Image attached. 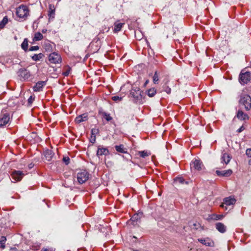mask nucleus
I'll return each mask as SVG.
<instances>
[{
  "label": "nucleus",
  "mask_w": 251,
  "mask_h": 251,
  "mask_svg": "<svg viewBox=\"0 0 251 251\" xmlns=\"http://www.w3.org/2000/svg\"><path fill=\"white\" fill-rule=\"evenodd\" d=\"M16 13L20 19L25 20L29 16V10L26 5L21 4L16 8Z\"/></svg>",
  "instance_id": "f257e3e1"
},
{
  "label": "nucleus",
  "mask_w": 251,
  "mask_h": 251,
  "mask_svg": "<svg viewBox=\"0 0 251 251\" xmlns=\"http://www.w3.org/2000/svg\"><path fill=\"white\" fill-rule=\"evenodd\" d=\"M239 103L244 106L247 111L251 109V97L249 95L242 94L240 95Z\"/></svg>",
  "instance_id": "f03ea898"
},
{
  "label": "nucleus",
  "mask_w": 251,
  "mask_h": 251,
  "mask_svg": "<svg viewBox=\"0 0 251 251\" xmlns=\"http://www.w3.org/2000/svg\"><path fill=\"white\" fill-rule=\"evenodd\" d=\"M251 80V73L242 70L240 73L239 81L242 85L247 84Z\"/></svg>",
  "instance_id": "7ed1b4c3"
},
{
  "label": "nucleus",
  "mask_w": 251,
  "mask_h": 251,
  "mask_svg": "<svg viewBox=\"0 0 251 251\" xmlns=\"http://www.w3.org/2000/svg\"><path fill=\"white\" fill-rule=\"evenodd\" d=\"M142 91H141L139 87H133L130 91V94L134 99L135 101L136 102H140V101H141L142 98Z\"/></svg>",
  "instance_id": "20e7f679"
},
{
  "label": "nucleus",
  "mask_w": 251,
  "mask_h": 251,
  "mask_svg": "<svg viewBox=\"0 0 251 251\" xmlns=\"http://www.w3.org/2000/svg\"><path fill=\"white\" fill-rule=\"evenodd\" d=\"M89 178V174L86 170L79 172L77 174V179L78 183L82 184L86 182Z\"/></svg>",
  "instance_id": "39448f33"
},
{
  "label": "nucleus",
  "mask_w": 251,
  "mask_h": 251,
  "mask_svg": "<svg viewBox=\"0 0 251 251\" xmlns=\"http://www.w3.org/2000/svg\"><path fill=\"white\" fill-rule=\"evenodd\" d=\"M18 76L22 81L28 80L31 76L30 73L25 68H21L19 70Z\"/></svg>",
  "instance_id": "423d86ee"
},
{
  "label": "nucleus",
  "mask_w": 251,
  "mask_h": 251,
  "mask_svg": "<svg viewBox=\"0 0 251 251\" xmlns=\"http://www.w3.org/2000/svg\"><path fill=\"white\" fill-rule=\"evenodd\" d=\"M191 170L194 169L197 171L202 170L204 166L202 162L199 159H195L190 163Z\"/></svg>",
  "instance_id": "0eeeda50"
},
{
  "label": "nucleus",
  "mask_w": 251,
  "mask_h": 251,
  "mask_svg": "<svg viewBox=\"0 0 251 251\" xmlns=\"http://www.w3.org/2000/svg\"><path fill=\"white\" fill-rule=\"evenodd\" d=\"M49 61L51 63H60L62 59L60 55L56 52H52L49 55Z\"/></svg>",
  "instance_id": "6e6552de"
},
{
  "label": "nucleus",
  "mask_w": 251,
  "mask_h": 251,
  "mask_svg": "<svg viewBox=\"0 0 251 251\" xmlns=\"http://www.w3.org/2000/svg\"><path fill=\"white\" fill-rule=\"evenodd\" d=\"M223 201L224 202L221 204L220 206L224 208L225 205H226V206L234 205L235 203L236 200L233 197L230 196L229 197L225 198L223 200Z\"/></svg>",
  "instance_id": "1a4fd4ad"
},
{
  "label": "nucleus",
  "mask_w": 251,
  "mask_h": 251,
  "mask_svg": "<svg viewBox=\"0 0 251 251\" xmlns=\"http://www.w3.org/2000/svg\"><path fill=\"white\" fill-rule=\"evenodd\" d=\"M25 174L21 171H14L11 174V176L13 179L16 181H20L24 177Z\"/></svg>",
  "instance_id": "9d476101"
},
{
  "label": "nucleus",
  "mask_w": 251,
  "mask_h": 251,
  "mask_svg": "<svg viewBox=\"0 0 251 251\" xmlns=\"http://www.w3.org/2000/svg\"><path fill=\"white\" fill-rule=\"evenodd\" d=\"M48 16L49 17V21H53L55 16V8L53 4H50L49 6V10L48 11Z\"/></svg>",
  "instance_id": "9b49d317"
},
{
  "label": "nucleus",
  "mask_w": 251,
  "mask_h": 251,
  "mask_svg": "<svg viewBox=\"0 0 251 251\" xmlns=\"http://www.w3.org/2000/svg\"><path fill=\"white\" fill-rule=\"evenodd\" d=\"M9 114L5 113L0 117V127L5 126L9 121Z\"/></svg>",
  "instance_id": "f8f14e48"
},
{
  "label": "nucleus",
  "mask_w": 251,
  "mask_h": 251,
  "mask_svg": "<svg viewBox=\"0 0 251 251\" xmlns=\"http://www.w3.org/2000/svg\"><path fill=\"white\" fill-rule=\"evenodd\" d=\"M216 174L219 176H229L232 174V171L230 169L220 171L217 170Z\"/></svg>",
  "instance_id": "ddd939ff"
},
{
  "label": "nucleus",
  "mask_w": 251,
  "mask_h": 251,
  "mask_svg": "<svg viewBox=\"0 0 251 251\" xmlns=\"http://www.w3.org/2000/svg\"><path fill=\"white\" fill-rule=\"evenodd\" d=\"M88 119V114L87 113H84L83 114L77 116L75 119V122L76 124H78L83 122L87 121Z\"/></svg>",
  "instance_id": "4468645a"
},
{
  "label": "nucleus",
  "mask_w": 251,
  "mask_h": 251,
  "mask_svg": "<svg viewBox=\"0 0 251 251\" xmlns=\"http://www.w3.org/2000/svg\"><path fill=\"white\" fill-rule=\"evenodd\" d=\"M46 82L44 81H39L36 83L33 87V89L35 92H39L42 90L43 87L46 85Z\"/></svg>",
  "instance_id": "2eb2a0df"
},
{
  "label": "nucleus",
  "mask_w": 251,
  "mask_h": 251,
  "mask_svg": "<svg viewBox=\"0 0 251 251\" xmlns=\"http://www.w3.org/2000/svg\"><path fill=\"white\" fill-rule=\"evenodd\" d=\"M237 118L240 120H246L249 119V116L248 114L245 113L241 110H239L236 114Z\"/></svg>",
  "instance_id": "dca6fc26"
},
{
  "label": "nucleus",
  "mask_w": 251,
  "mask_h": 251,
  "mask_svg": "<svg viewBox=\"0 0 251 251\" xmlns=\"http://www.w3.org/2000/svg\"><path fill=\"white\" fill-rule=\"evenodd\" d=\"M215 227L221 233H225L226 230V226L222 223H217L215 225Z\"/></svg>",
  "instance_id": "f3484780"
},
{
  "label": "nucleus",
  "mask_w": 251,
  "mask_h": 251,
  "mask_svg": "<svg viewBox=\"0 0 251 251\" xmlns=\"http://www.w3.org/2000/svg\"><path fill=\"white\" fill-rule=\"evenodd\" d=\"M109 154V151L106 148H98L97 152V155L98 156L100 157L102 155H106Z\"/></svg>",
  "instance_id": "a211bd4d"
},
{
  "label": "nucleus",
  "mask_w": 251,
  "mask_h": 251,
  "mask_svg": "<svg viewBox=\"0 0 251 251\" xmlns=\"http://www.w3.org/2000/svg\"><path fill=\"white\" fill-rule=\"evenodd\" d=\"M53 155V153L52 151L50 150H47L44 152V156L46 158V159L50 161L52 159V157Z\"/></svg>",
  "instance_id": "6ab92c4d"
},
{
  "label": "nucleus",
  "mask_w": 251,
  "mask_h": 251,
  "mask_svg": "<svg viewBox=\"0 0 251 251\" xmlns=\"http://www.w3.org/2000/svg\"><path fill=\"white\" fill-rule=\"evenodd\" d=\"M221 159L222 162H224L226 165L229 162L231 157L228 153H225L223 154Z\"/></svg>",
  "instance_id": "aec40b11"
},
{
  "label": "nucleus",
  "mask_w": 251,
  "mask_h": 251,
  "mask_svg": "<svg viewBox=\"0 0 251 251\" xmlns=\"http://www.w3.org/2000/svg\"><path fill=\"white\" fill-rule=\"evenodd\" d=\"M198 241L199 242H200L202 244H203L207 246H212V242L208 238H206V239L201 238V239H199Z\"/></svg>",
  "instance_id": "412c9836"
},
{
  "label": "nucleus",
  "mask_w": 251,
  "mask_h": 251,
  "mask_svg": "<svg viewBox=\"0 0 251 251\" xmlns=\"http://www.w3.org/2000/svg\"><path fill=\"white\" fill-rule=\"evenodd\" d=\"M125 24V23H119L117 22L114 24V31L115 32H117L121 30L123 25Z\"/></svg>",
  "instance_id": "4be33fe9"
},
{
  "label": "nucleus",
  "mask_w": 251,
  "mask_h": 251,
  "mask_svg": "<svg viewBox=\"0 0 251 251\" xmlns=\"http://www.w3.org/2000/svg\"><path fill=\"white\" fill-rule=\"evenodd\" d=\"M100 113L107 122L110 121L112 120V118L110 116L109 114H108L105 112H100Z\"/></svg>",
  "instance_id": "5701e85b"
},
{
  "label": "nucleus",
  "mask_w": 251,
  "mask_h": 251,
  "mask_svg": "<svg viewBox=\"0 0 251 251\" xmlns=\"http://www.w3.org/2000/svg\"><path fill=\"white\" fill-rule=\"evenodd\" d=\"M147 93L149 97H152L156 93V90L154 88H151L147 91Z\"/></svg>",
  "instance_id": "b1692460"
},
{
  "label": "nucleus",
  "mask_w": 251,
  "mask_h": 251,
  "mask_svg": "<svg viewBox=\"0 0 251 251\" xmlns=\"http://www.w3.org/2000/svg\"><path fill=\"white\" fill-rule=\"evenodd\" d=\"M174 182L178 184H184L185 182L187 184V182H185V179L181 176L176 177L174 179Z\"/></svg>",
  "instance_id": "393cba45"
},
{
  "label": "nucleus",
  "mask_w": 251,
  "mask_h": 251,
  "mask_svg": "<svg viewBox=\"0 0 251 251\" xmlns=\"http://www.w3.org/2000/svg\"><path fill=\"white\" fill-rule=\"evenodd\" d=\"M116 150L119 152L121 153H126L127 151H126V149L124 148V146L123 145H120L119 146H115Z\"/></svg>",
  "instance_id": "a878e982"
},
{
  "label": "nucleus",
  "mask_w": 251,
  "mask_h": 251,
  "mask_svg": "<svg viewBox=\"0 0 251 251\" xmlns=\"http://www.w3.org/2000/svg\"><path fill=\"white\" fill-rule=\"evenodd\" d=\"M21 48L25 51H26L28 50V40L27 38H25L24 41L22 43Z\"/></svg>",
  "instance_id": "bb28decb"
},
{
  "label": "nucleus",
  "mask_w": 251,
  "mask_h": 251,
  "mask_svg": "<svg viewBox=\"0 0 251 251\" xmlns=\"http://www.w3.org/2000/svg\"><path fill=\"white\" fill-rule=\"evenodd\" d=\"M99 132V130L98 128H93L91 130V133L92 134V136L93 137L94 136V139H93L94 142L96 141V136L97 134H98Z\"/></svg>",
  "instance_id": "cd10ccee"
},
{
  "label": "nucleus",
  "mask_w": 251,
  "mask_h": 251,
  "mask_svg": "<svg viewBox=\"0 0 251 251\" xmlns=\"http://www.w3.org/2000/svg\"><path fill=\"white\" fill-rule=\"evenodd\" d=\"M44 57V54L40 53L39 54H35L33 56H32V59L35 61L40 60Z\"/></svg>",
  "instance_id": "c85d7f7f"
},
{
  "label": "nucleus",
  "mask_w": 251,
  "mask_h": 251,
  "mask_svg": "<svg viewBox=\"0 0 251 251\" xmlns=\"http://www.w3.org/2000/svg\"><path fill=\"white\" fill-rule=\"evenodd\" d=\"M8 21V18L7 16H5L2 21L0 22V28H3L5 25L7 24Z\"/></svg>",
  "instance_id": "c756f323"
},
{
  "label": "nucleus",
  "mask_w": 251,
  "mask_h": 251,
  "mask_svg": "<svg viewBox=\"0 0 251 251\" xmlns=\"http://www.w3.org/2000/svg\"><path fill=\"white\" fill-rule=\"evenodd\" d=\"M43 38V35L39 32H36L33 38V41H40Z\"/></svg>",
  "instance_id": "7c9ffc66"
},
{
  "label": "nucleus",
  "mask_w": 251,
  "mask_h": 251,
  "mask_svg": "<svg viewBox=\"0 0 251 251\" xmlns=\"http://www.w3.org/2000/svg\"><path fill=\"white\" fill-rule=\"evenodd\" d=\"M138 154L142 158H145L150 155V153H148L147 151H140L138 152Z\"/></svg>",
  "instance_id": "2f4dec72"
},
{
  "label": "nucleus",
  "mask_w": 251,
  "mask_h": 251,
  "mask_svg": "<svg viewBox=\"0 0 251 251\" xmlns=\"http://www.w3.org/2000/svg\"><path fill=\"white\" fill-rule=\"evenodd\" d=\"M153 82L154 84H157L159 81V75L157 72H155L153 77Z\"/></svg>",
  "instance_id": "473e14b6"
},
{
  "label": "nucleus",
  "mask_w": 251,
  "mask_h": 251,
  "mask_svg": "<svg viewBox=\"0 0 251 251\" xmlns=\"http://www.w3.org/2000/svg\"><path fill=\"white\" fill-rule=\"evenodd\" d=\"M111 99L113 100H114L115 101H120L122 100V98L120 97L117 96H113Z\"/></svg>",
  "instance_id": "72a5a7b5"
},
{
  "label": "nucleus",
  "mask_w": 251,
  "mask_h": 251,
  "mask_svg": "<svg viewBox=\"0 0 251 251\" xmlns=\"http://www.w3.org/2000/svg\"><path fill=\"white\" fill-rule=\"evenodd\" d=\"M164 91H165L167 94H170L171 92V89L167 86H164Z\"/></svg>",
  "instance_id": "f704fd0d"
},
{
  "label": "nucleus",
  "mask_w": 251,
  "mask_h": 251,
  "mask_svg": "<svg viewBox=\"0 0 251 251\" xmlns=\"http://www.w3.org/2000/svg\"><path fill=\"white\" fill-rule=\"evenodd\" d=\"M39 47L38 46H32L29 48V51L37 50H39Z\"/></svg>",
  "instance_id": "c9c22d12"
},
{
  "label": "nucleus",
  "mask_w": 251,
  "mask_h": 251,
  "mask_svg": "<svg viewBox=\"0 0 251 251\" xmlns=\"http://www.w3.org/2000/svg\"><path fill=\"white\" fill-rule=\"evenodd\" d=\"M63 161L66 165H68L69 163L70 158L69 157H64Z\"/></svg>",
  "instance_id": "e433bc0d"
},
{
  "label": "nucleus",
  "mask_w": 251,
  "mask_h": 251,
  "mask_svg": "<svg viewBox=\"0 0 251 251\" xmlns=\"http://www.w3.org/2000/svg\"><path fill=\"white\" fill-rule=\"evenodd\" d=\"M41 251H55L53 248H44Z\"/></svg>",
  "instance_id": "4c0bfd02"
},
{
  "label": "nucleus",
  "mask_w": 251,
  "mask_h": 251,
  "mask_svg": "<svg viewBox=\"0 0 251 251\" xmlns=\"http://www.w3.org/2000/svg\"><path fill=\"white\" fill-rule=\"evenodd\" d=\"M215 216V218H214V219L216 220H221L224 218L223 215H216Z\"/></svg>",
  "instance_id": "58836bf2"
},
{
  "label": "nucleus",
  "mask_w": 251,
  "mask_h": 251,
  "mask_svg": "<svg viewBox=\"0 0 251 251\" xmlns=\"http://www.w3.org/2000/svg\"><path fill=\"white\" fill-rule=\"evenodd\" d=\"M246 153L248 157H251V149H248L246 150Z\"/></svg>",
  "instance_id": "ea45409f"
},
{
  "label": "nucleus",
  "mask_w": 251,
  "mask_h": 251,
  "mask_svg": "<svg viewBox=\"0 0 251 251\" xmlns=\"http://www.w3.org/2000/svg\"><path fill=\"white\" fill-rule=\"evenodd\" d=\"M245 129V127L243 126H241L237 130V132L238 133H240L243 131Z\"/></svg>",
  "instance_id": "a19ab883"
},
{
  "label": "nucleus",
  "mask_w": 251,
  "mask_h": 251,
  "mask_svg": "<svg viewBox=\"0 0 251 251\" xmlns=\"http://www.w3.org/2000/svg\"><path fill=\"white\" fill-rule=\"evenodd\" d=\"M70 73V69L67 70L66 71L63 73V75L64 76H68Z\"/></svg>",
  "instance_id": "79ce46f5"
},
{
  "label": "nucleus",
  "mask_w": 251,
  "mask_h": 251,
  "mask_svg": "<svg viewBox=\"0 0 251 251\" xmlns=\"http://www.w3.org/2000/svg\"><path fill=\"white\" fill-rule=\"evenodd\" d=\"M33 100L34 98H33L32 96H30L28 100V101L29 103H31Z\"/></svg>",
  "instance_id": "37998d69"
},
{
  "label": "nucleus",
  "mask_w": 251,
  "mask_h": 251,
  "mask_svg": "<svg viewBox=\"0 0 251 251\" xmlns=\"http://www.w3.org/2000/svg\"><path fill=\"white\" fill-rule=\"evenodd\" d=\"M138 215H134L131 218L133 221H135V220H137Z\"/></svg>",
  "instance_id": "c03bdc74"
},
{
  "label": "nucleus",
  "mask_w": 251,
  "mask_h": 251,
  "mask_svg": "<svg viewBox=\"0 0 251 251\" xmlns=\"http://www.w3.org/2000/svg\"><path fill=\"white\" fill-rule=\"evenodd\" d=\"M0 248L1 249H3L4 248V243H2V241H0Z\"/></svg>",
  "instance_id": "a18cd8bd"
},
{
  "label": "nucleus",
  "mask_w": 251,
  "mask_h": 251,
  "mask_svg": "<svg viewBox=\"0 0 251 251\" xmlns=\"http://www.w3.org/2000/svg\"><path fill=\"white\" fill-rule=\"evenodd\" d=\"M6 241V238L5 237H2V240L0 241H2V243H5V241Z\"/></svg>",
  "instance_id": "49530a36"
},
{
  "label": "nucleus",
  "mask_w": 251,
  "mask_h": 251,
  "mask_svg": "<svg viewBox=\"0 0 251 251\" xmlns=\"http://www.w3.org/2000/svg\"><path fill=\"white\" fill-rule=\"evenodd\" d=\"M40 248V246L39 245H37V246H36L35 247V248H34V250H38Z\"/></svg>",
  "instance_id": "de8ad7c7"
},
{
  "label": "nucleus",
  "mask_w": 251,
  "mask_h": 251,
  "mask_svg": "<svg viewBox=\"0 0 251 251\" xmlns=\"http://www.w3.org/2000/svg\"><path fill=\"white\" fill-rule=\"evenodd\" d=\"M149 82V80H147L144 83V86H146L148 84Z\"/></svg>",
  "instance_id": "09e8293b"
},
{
  "label": "nucleus",
  "mask_w": 251,
  "mask_h": 251,
  "mask_svg": "<svg viewBox=\"0 0 251 251\" xmlns=\"http://www.w3.org/2000/svg\"><path fill=\"white\" fill-rule=\"evenodd\" d=\"M47 31V29H44L42 30V32L43 33H45Z\"/></svg>",
  "instance_id": "8fccbe9b"
},
{
  "label": "nucleus",
  "mask_w": 251,
  "mask_h": 251,
  "mask_svg": "<svg viewBox=\"0 0 251 251\" xmlns=\"http://www.w3.org/2000/svg\"><path fill=\"white\" fill-rule=\"evenodd\" d=\"M91 142L94 143L95 142H94V141H93V139H94V136H93V137H92V136H91Z\"/></svg>",
  "instance_id": "3c124183"
},
{
  "label": "nucleus",
  "mask_w": 251,
  "mask_h": 251,
  "mask_svg": "<svg viewBox=\"0 0 251 251\" xmlns=\"http://www.w3.org/2000/svg\"><path fill=\"white\" fill-rule=\"evenodd\" d=\"M33 166V165L32 164H30L29 165V168H32Z\"/></svg>",
  "instance_id": "603ef678"
},
{
  "label": "nucleus",
  "mask_w": 251,
  "mask_h": 251,
  "mask_svg": "<svg viewBox=\"0 0 251 251\" xmlns=\"http://www.w3.org/2000/svg\"><path fill=\"white\" fill-rule=\"evenodd\" d=\"M249 164H251V160L249 161Z\"/></svg>",
  "instance_id": "864d4df0"
}]
</instances>
